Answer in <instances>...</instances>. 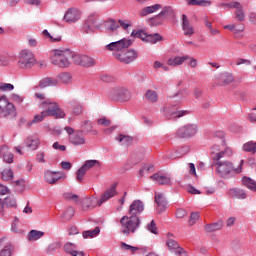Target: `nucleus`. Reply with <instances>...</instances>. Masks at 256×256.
I'll return each mask as SVG.
<instances>
[{
  "instance_id": "9",
  "label": "nucleus",
  "mask_w": 256,
  "mask_h": 256,
  "mask_svg": "<svg viewBox=\"0 0 256 256\" xmlns=\"http://www.w3.org/2000/svg\"><path fill=\"white\" fill-rule=\"evenodd\" d=\"M74 63L75 65H80L81 67H93L97 61L93 57L74 52Z\"/></svg>"
},
{
  "instance_id": "56",
  "label": "nucleus",
  "mask_w": 256,
  "mask_h": 256,
  "mask_svg": "<svg viewBox=\"0 0 256 256\" xmlns=\"http://www.w3.org/2000/svg\"><path fill=\"white\" fill-rule=\"evenodd\" d=\"M95 165H99V161H97V160H87L82 167L86 171H89V169H92V167H95Z\"/></svg>"
},
{
  "instance_id": "3",
  "label": "nucleus",
  "mask_w": 256,
  "mask_h": 256,
  "mask_svg": "<svg viewBox=\"0 0 256 256\" xmlns=\"http://www.w3.org/2000/svg\"><path fill=\"white\" fill-rule=\"evenodd\" d=\"M74 60L75 52L71 49H56L52 50L50 54L51 63L57 67H69V65H71V61L74 63Z\"/></svg>"
},
{
  "instance_id": "49",
  "label": "nucleus",
  "mask_w": 256,
  "mask_h": 256,
  "mask_svg": "<svg viewBox=\"0 0 256 256\" xmlns=\"http://www.w3.org/2000/svg\"><path fill=\"white\" fill-rule=\"evenodd\" d=\"M1 177L3 181H11L13 179V170L11 168H6L1 172Z\"/></svg>"
},
{
  "instance_id": "29",
  "label": "nucleus",
  "mask_w": 256,
  "mask_h": 256,
  "mask_svg": "<svg viewBox=\"0 0 256 256\" xmlns=\"http://www.w3.org/2000/svg\"><path fill=\"white\" fill-rule=\"evenodd\" d=\"M58 84L59 80L51 77L44 78L40 81V87H42L43 89L45 87H57Z\"/></svg>"
},
{
  "instance_id": "31",
  "label": "nucleus",
  "mask_w": 256,
  "mask_h": 256,
  "mask_svg": "<svg viewBox=\"0 0 256 256\" xmlns=\"http://www.w3.org/2000/svg\"><path fill=\"white\" fill-rule=\"evenodd\" d=\"M229 193L235 199H247V192L241 188L230 189Z\"/></svg>"
},
{
  "instance_id": "46",
  "label": "nucleus",
  "mask_w": 256,
  "mask_h": 256,
  "mask_svg": "<svg viewBox=\"0 0 256 256\" xmlns=\"http://www.w3.org/2000/svg\"><path fill=\"white\" fill-rule=\"evenodd\" d=\"M116 141L122 143V145H131V143L133 142V138L120 134L116 137Z\"/></svg>"
},
{
  "instance_id": "11",
  "label": "nucleus",
  "mask_w": 256,
  "mask_h": 256,
  "mask_svg": "<svg viewBox=\"0 0 256 256\" xmlns=\"http://www.w3.org/2000/svg\"><path fill=\"white\" fill-rule=\"evenodd\" d=\"M82 17L81 10L77 8H70L64 15V21L66 23H77Z\"/></svg>"
},
{
  "instance_id": "34",
  "label": "nucleus",
  "mask_w": 256,
  "mask_h": 256,
  "mask_svg": "<svg viewBox=\"0 0 256 256\" xmlns=\"http://www.w3.org/2000/svg\"><path fill=\"white\" fill-rule=\"evenodd\" d=\"M45 232L39 230H31L28 233V241H39L41 237H44Z\"/></svg>"
},
{
  "instance_id": "42",
  "label": "nucleus",
  "mask_w": 256,
  "mask_h": 256,
  "mask_svg": "<svg viewBox=\"0 0 256 256\" xmlns=\"http://www.w3.org/2000/svg\"><path fill=\"white\" fill-rule=\"evenodd\" d=\"M145 98L150 103H157V99H159V96L157 95V92H155V90H147Z\"/></svg>"
},
{
  "instance_id": "16",
  "label": "nucleus",
  "mask_w": 256,
  "mask_h": 256,
  "mask_svg": "<svg viewBox=\"0 0 256 256\" xmlns=\"http://www.w3.org/2000/svg\"><path fill=\"white\" fill-rule=\"evenodd\" d=\"M166 245L170 253H175L177 256L186 255L185 250L179 246V243L173 239H168Z\"/></svg>"
},
{
  "instance_id": "54",
  "label": "nucleus",
  "mask_w": 256,
  "mask_h": 256,
  "mask_svg": "<svg viewBox=\"0 0 256 256\" xmlns=\"http://www.w3.org/2000/svg\"><path fill=\"white\" fill-rule=\"evenodd\" d=\"M120 247L123 249V251H131L132 253L139 251V247L131 246L125 242H121Z\"/></svg>"
},
{
  "instance_id": "15",
  "label": "nucleus",
  "mask_w": 256,
  "mask_h": 256,
  "mask_svg": "<svg viewBox=\"0 0 256 256\" xmlns=\"http://www.w3.org/2000/svg\"><path fill=\"white\" fill-rule=\"evenodd\" d=\"M142 211H145L143 202L141 200H134L129 207V215L131 217H139Z\"/></svg>"
},
{
  "instance_id": "14",
  "label": "nucleus",
  "mask_w": 256,
  "mask_h": 256,
  "mask_svg": "<svg viewBox=\"0 0 256 256\" xmlns=\"http://www.w3.org/2000/svg\"><path fill=\"white\" fill-rule=\"evenodd\" d=\"M117 183H113L110 188H108L101 196L100 200L98 201L99 207L105 203V201H109V199H113L115 195H117Z\"/></svg>"
},
{
  "instance_id": "17",
  "label": "nucleus",
  "mask_w": 256,
  "mask_h": 256,
  "mask_svg": "<svg viewBox=\"0 0 256 256\" xmlns=\"http://www.w3.org/2000/svg\"><path fill=\"white\" fill-rule=\"evenodd\" d=\"M226 5L230 9H236L235 15H236V19H238V21H242V22L245 21V10H243V5H241V3L231 2Z\"/></svg>"
},
{
  "instance_id": "25",
  "label": "nucleus",
  "mask_w": 256,
  "mask_h": 256,
  "mask_svg": "<svg viewBox=\"0 0 256 256\" xmlns=\"http://www.w3.org/2000/svg\"><path fill=\"white\" fill-rule=\"evenodd\" d=\"M161 11L158 14L160 17H162L164 20L165 19H173V17H175V10H173V7L171 6H162V8H160Z\"/></svg>"
},
{
  "instance_id": "57",
  "label": "nucleus",
  "mask_w": 256,
  "mask_h": 256,
  "mask_svg": "<svg viewBox=\"0 0 256 256\" xmlns=\"http://www.w3.org/2000/svg\"><path fill=\"white\" fill-rule=\"evenodd\" d=\"M199 221V213L197 212H192L190 215V218L188 220V223L190 226L195 225V223H197Z\"/></svg>"
},
{
  "instance_id": "41",
  "label": "nucleus",
  "mask_w": 256,
  "mask_h": 256,
  "mask_svg": "<svg viewBox=\"0 0 256 256\" xmlns=\"http://www.w3.org/2000/svg\"><path fill=\"white\" fill-rule=\"evenodd\" d=\"M158 41H163V37L159 33L148 34L146 38V43H151L152 45H155Z\"/></svg>"
},
{
  "instance_id": "37",
  "label": "nucleus",
  "mask_w": 256,
  "mask_h": 256,
  "mask_svg": "<svg viewBox=\"0 0 256 256\" xmlns=\"http://www.w3.org/2000/svg\"><path fill=\"white\" fill-rule=\"evenodd\" d=\"M99 233H101V229L99 228V226H97L93 230L84 231L82 233V235H83L84 239H89V237L91 239H93V237H97V235H99Z\"/></svg>"
},
{
  "instance_id": "18",
  "label": "nucleus",
  "mask_w": 256,
  "mask_h": 256,
  "mask_svg": "<svg viewBox=\"0 0 256 256\" xmlns=\"http://www.w3.org/2000/svg\"><path fill=\"white\" fill-rule=\"evenodd\" d=\"M13 245L5 238L0 239V256H11L13 255Z\"/></svg>"
},
{
  "instance_id": "62",
  "label": "nucleus",
  "mask_w": 256,
  "mask_h": 256,
  "mask_svg": "<svg viewBox=\"0 0 256 256\" xmlns=\"http://www.w3.org/2000/svg\"><path fill=\"white\" fill-rule=\"evenodd\" d=\"M10 99L14 103H18V104L23 103V97L20 96L19 94H12Z\"/></svg>"
},
{
  "instance_id": "38",
  "label": "nucleus",
  "mask_w": 256,
  "mask_h": 256,
  "mask_svg": "<svg viewBox=\"0 0 256 256\" xmlns=\"http://www.w3.org/2000/svg\"><path fill=\"white\" fill-rule=\"evenodd\" d=\"M131 99V92L129 90L120 87V92L117 101H129Z\"/></svg>"
},
{
  "instance_id": "6",
  "label": "nucleus",
  "mask_w": 256,
  "mask_h": 256,
  "mask_svg": "<svg viewBox=\"0 0 256 256\" xmlns=\"http://www.w3.org/2000/svg\"><path fill=\"white\" fill-rule=\"evenodd\" d=\"M132 45H133V41H131V39L123 38L116 42H111V43L107 44L104 47V49H105V51H111L113 53V57H115L116 53L121 55V53H123V51H125L126 49H129V47Z\"/></svg>"
},
{
  "instance_id": "20",
  "label": "nucleus",
  "mask_w": 256,
  "mask_h": 256,
  "mask_svg": "<svg viewBox=\"0 0 256 256\" xmlns=\"http://www.w3.org/2000/svg\"><path fill=\"white\" fill-rule=\"evenodd\" d=\"M150 179L156 183V185H171V177L159 173L153 174Z\"/></svg>"
},
{
  "instance_id": "2",
  "label": "nucleus",
  "mask_w": 256,
  "mask_h": 256,
  "mask_svg": "<svg viewBox=\"0 0 256 256\" xmlns=\"http://www.w3.org/2000/svg\"><path fill=\"white\" fill-rule=\"evenodd\" d=\"M42 107H45L46 110L42 111L41 114L36 115L31 121V125H33V123H41V121H44L45 117H54V119L65 118V112L60 109L57 102L46 100L42 103Z\"/></svg>"
},
{
  "instance_id": "10",
  "label": "nucleus",
  "mask_w": 256,
  "mask_h": 256,
  "mask_svg": "<svg viewBox=\"0 0 256 256\" xmlns=\"http://www.w3.org/2000/svg\"><path fill=\"white\" fill-rule=\"evenodd\" d=\"M137 57H138L137 51L133 49L127 50L126 52L123 51L121 54L119 53L115 54V59H117L121 63H126V64L133 63V61H135Z\"/></svg>"
},
{
  "instance_id": "21",
  "label": "nucleus",
  "mask_w": 256,
  "mask_h": 256,
  "mask_svg": "<svg viewBox=\"0 0 256 256\" xmlns=\"http://www.w3.org/2000/svg\"><path fill=\"white\" fill-rule=\"evenodd\" d=\"M189 55L184 56H172L167 60V65L170 67H179V65H183L185 61H188Z\"/></svg>"
},
{
  "instance_id": "52",
  "label": "nucleus",
  "mask_w": 256,
  "mask_h": 256,
  "mask_svg": "<svg viewBox=\"0 0 256 256\" xmlns=\"http://www.w3.org/2000/svg\"><path fill=\"white\" fill-rule=\"evenodd\" d=\"M73 215H75V209L73 207H69L62 215L64 221H70V219L73 218Z\"/></svg>"
},
{
  "instance_id": "28",
  "label": "nucleus",
  "mask_w": 256,
  "mask_h": 256,
  "mask_svg": "<svg viewBox=\"0 0 256 256\" xmlns=\"http://www.w3.org/2000/svg\"><path fill=\"white\" fill-rule=\"evenodd\" d=\"M39 138L37 136H30L26 139L25 145L28 147V149H31V151H35L37 147H39Z\"/></svg>"
},
{
  "instance_id": "58",
  "label": "nucleus",
  "mask_w": 256,
  "mask_h": 256,
  "mask_svg": "<svg viewBox=\"0 0 256 256\" xmlns=\"http://www.w3.org/2000/svg\"><path fill=\"white\" fill-rule=\"evenodd\" d=\"M147 229L150 231V233H153L154 235H158L157 231V224H155V220H152L150 224L147 225Z\"/></svg>"
},
{
  "instance_id": "55",
  "label": "nucleus",
  "mask_w": 256,
  "mask_h": 256,
  "mask_svg": "<svg viewBox=\"0 0 256 256\" xmlns=\"http://www.w3.org/2000/svg\"><path fill=\"white\" fill-rule=\"evenodd\" d=\"M64 251L66 253H69V255H71L74 251H77V245L68 242L64 245Z\"/></svg>"
},
{
  "instance_id": "61",
  "label": "nucleus",
  "mask_w": 256,
  "mask_h": 256,
  "mask_svg": "<svg viewBox=\"0 0 256 256\" xmlns=\"http://www.w3.org/2000/svg\"><path fill=\"white\" fill-rule=\"evenodd\" d=\"M14 89H15V86H13V84L2 83L0 85V91H13Z\"/></svg>"
},
{
  "instance_id": "59",
  "label": "nucleus",
  "mask_w": 256,
  "mask_h": 256,
  "mask_svg": "<svg viewBox=\"0 0 256 256\" xmlns=\"http://www.w3.org/2000/svg\"><path fill=\"white\" fill-rule=\"evenodd\" d=\"M85 173H87V170L82 166L76 173L77 181H83V178L85 177Z\"/></svg>"
},
{
  "instance_id": "64",
  "label": "nucleus",
  "mask_w": 256,
  "mask_h": 256,
  "mask_svg": "<svg viewBox=\"0 0 256 256\" xmlns=\"http://www.w3.org/2000/svg\"><path fill=\"white\" fill-rule=\"evenodd\" d=\"M98 125H103L104 127H109L111 125V120L107 118H101L98 120Z\"/></svg>"
},
{
  "instance_id": "43",
  "label": "nucleus",
  "mask_w": 256,
  "mask_h": 256,
  "mask_svg": "<svg viewBox=\"0 0 256 256\" xmlns=\"http://www.w3.org/2000/svg\"><path fill=\"white\" fill-rule=\"evenodd\" d=\"M148 35L149 34H147L143 30H133L131 33V37H136L138 39H141L142 41H145V43L147 42Z\"/></svg>"
},
{
  "instance_id": "53",
  "label": "nucleus",
  "mask_w": 256,
  "mask_h": 256,
  "mask_svg": "<svg viewBox=\"0 0 256 256\" xmlns=\"http://www.w3.org/2000/svg\"><path fill=\"white\" fill-rule=\"evenodd\" d=\"M95 26L92 24L88 23L87 20L85 21L83 27H82V33H85L86 35H91V33L94 32Z\"/></svg>"
},
{
  "instance_id": "24",
  "label": "nucleus",
  "mask_w": 256,
  "mask_h": 256,
  "mask_svg": "<svg viewBox=\"0 0 256 256\" xmlns=\"http://www.w3.org/2000/svg\"><path fill=\"white\" fill-rule=\"evenodd\" d=\"M161 8H162L161 4H154L152 6H148V7L143 8L139 12V15H140V17H147V15L157 13V11H159V9H161Z\"/></svg>"
},
{
  "instance_id": "51",
  "label": "nucleus",
  "mask_w": 256,
  "mask_h": 256,
  "mask_svg": "<svg viewBox=\"0 0 256 256\" xmlns=\"http://www.w3.org/2000/svg\"><path fill=\"white\" fill-rule=\"evenodd\" d=\"M151 169H153V165L145 164L139 171V177H145V175H149Z\"/></svg>"
},
{
  "instance_id": "13",
  "label": "nucleus",
  "mask_w": 256,
  "mask_h": 256,
  "mask_svg": "<svg viewBox=\"0 0 256 256\" xmlns=\"http://www.w3.org/2000/svg\"><path fill=\"white\" fill-rule=\"evenodd\" d=\"M181 26L182 31L186 37H193V35H195V28L193 27V25L189 21V18L185 14L182 15Z\"/></svg>"
},
{
  "instance_id": "23",
  "label": "nucleus",
  "mask_w": 256,
  "mask_h": 256,
  "mask_svg": "<svg viewBox=\"0 0 256 256\" xmlns=\"http://www.w3.org/2000/svg\"><path fill=\"white\" fill-rule=\"evenodd\" d=\"M0 157L5 161V163H12L13 162V152L9 150V147L2 146L0 148Z\"/></svg>"
},
{
  "instance_id": "27",
  "label": "nucleus",
  "mask_w": 256,
  "mask_h": 256,
  "mask_svg": "<svg viewBox=\"0 0 256 256\" xmlns=\"http://www.w3.org/2000/svg\"><path fill=\"white\" fill-rule=\"evenodd\" d=\"M223 225H224L223 221L219 220L212 224H207L204 227V231H206V233H214V231H221V229H223Z\"/></svg>"
},
{
  "instance_id": "12",
  "label": "nucleus",
  "mask_w": 256,
  "mask_h": 256,
  "mask_svg": "<svg viewBox=\"0 0 256 256\" xmlns=\"http://www.w3.org/2000/svg\"><path fill=\"white\" fill-rule=\"evenodd\" d=\"M68 141L71 145H74V147H81L87 143L83 131H76L74 134H71Z\"/></svg>"
},
{
  "instance_id": "30",
  "label": "nucleus",
  "mask_w": 256,
  "mask_h": 256,
  "mask_svg": "<svg viewBox=\"0 0 256 256\" xmlns=\"http://www.w3.org/2000/svg\"><path fill=\"white\" fill-rule=\"evenodd\" d=\"M86 22H88L92 27L95 29H99L102 25L101 21H99V15L93 13L88 16L86 19Z\"/></svg>"
},
{
  "instance_id": "60",
  "label": "nucleus",
  "mask_w": 256,
  "mask_h": 256,
  "mask_svg": "<svg viewBox=\"0 0 256 256\" xmlns=\"http://www.w3.org/2000/svg\"><path fill=\"white\" fill-rule=\"evenodd\" d=\"M82 131H84V133H91V131H93V125H91L89 121H84Z\"/></svg>"
},
{
  "instance_id": "35",
  "label": "nucleus",
  "mask_w": 256,
  "mask_h": 256,
  "mask_svg": "<svg viewBox=\"0 0 256 256\" xmlns=\"http://www.w3.org/2000/svg\"><path fill=\"white\" fill-rule=\"evenodd\" d=\"M57 79L64 85H69L73 81V77L68 72L58 74Z\"/></svg>"
},
{
  "instance_id": "1",
  "label": "nucleus",
  "mask_w": 256,
  "mask_h": 256,
  "mask_svg": "<svg viewBox=\"0 0 256 256\" xmlns=\"http://www.w3.org/2000/svg\"><path fill=\"white\" fill-rule=\"evenodd\" d=\"M231 155H233V150L227 147L225 150L216 153L215 157L213 158V160L216 161L214 164L216 172L223 179H227V177L232 175V173H241V168H235L233 162L229 160H221L223 157H231Z\"/></svg>"
},
{
  "instance_id": "50",
  "label": "nucleus",
  "mask_w": 256,
  "mask_h": 256,
  "mask_svg": "<svg viewBox=\"0 0 256 256\" xmlns=\"http://www.w3.org/2000/svg\"><path fill=\"white\" fill-rule=\"evenodd\" d=\"M63 197L66 201H72V203H79V196L71 192H66L63 194Z\"/></svg>"
},
{
  "instance_id": "32",
  "label": "nucleus",
  "mask_w": 256,
  "mask_h": 256,
  "mask_svg": "<svg viewBox=\"0 0 256 256\" xmlns=\"http://www.w3.org/2000/svg\"><path fill=\"white\" fill-rule=\"evenodd\" d=\"M242 183L244 187H247V189H249V191H253L254 193H256V181L249 178V177H243L242 178Z\"/></svg>"
},
{
  "instance_id": "5",
  "label": "nucleus",
  "mask_w": 256,
  "mask_h": 256,
  "mask_svg": "<svg viewBox=\"0 0 256 256\" xmlns=\"http://www.w3.org/2000/svg\"><path fill=\"white\" fill-rule=\"evenodd\" d=\"M36 64L37 59H35V54L31 50L20 51L17 62L19 69H33Z\"/></svg>"
},
{
  "instance_id": "48",
  "label": "nucleus",
  "mask_w": 256,
  "mask_h": 256,
  "mask_svg": "<svg viewBox=\"0 0 256 256\" xmlns=\"http://www.w3.org/2000/svg\"><path fill=\"white\" fill-rule=\"evenodd\" d=\"M121 91V87H114L111 88L108 91V96L110 97V99H113L114 101H117L119 99V93Z\"/></svg>"
},
{
  "instance_id": "45",
  "label": "nucleus",
  "mask_w": 256,
  "mask_h": 256,
  "mask_svg": "<svg viewBox=\"0 0 256 256\" xmlns=\"http://www.w3.org/2000/svg\"><path fill=\"white\" fill-rule=\"evenodd\" d=\"M42 35H43V37H45V39H48V41H51L52 43H59V41H61V36L55 37V36L51 35V33H49L48 30H43Z\"/></svg>"
},
{
  "instance_id": "22",
  "label": "nucleus",
  "mask_w": 256,
  "mask_h": 256,
  "mask_svg": "<svg viewBox=\"0 0 256 256\" xmlns=\"http://www.w3.org/2000/svg\"><path fill=\"white\" fill-rule=\"evenodd\" d=\"M165 113L168 119H179V117L186 115L187 111H179L177 108L172 109L171 107H166Z\"/></svg>"
},
{
  "instance_id": "7",
  "label": "nucleus",
  "mask_w": 256,
  "mask_h": 256,
  "mask_svg": "<svg viewBox=\"0 0 256 256\" xmlns=\"http://www.w3.org/2000/svg\"><path fill=\"white\" fill-rule=\"evenodd\" d=\"M0 115L9 117V119H15V117H17L15 105L7 100V96L0 97Z\"/></svg>"
},
{
  "instance_id": "44",
  "label": "nucleus",
  "mask_w": 256,
  "mask_h": 256,
  "mask_svg": "<svg viewBox=\"0 0 256 256\" xmlns=\"http://www.w3.org/2000/svg\"><path fill=\"white\" fill-rule=\"evenodd\" d=\"M1 207H17V201L13 197H7L3 202L0 200Z\"/></svg>"
},
{
  "instance_id": "63",
  "label": "nucleus",
  "mask_w": 256,
  "mask_h": 256,
  "mask_svg": "<svg viewBox=\"0 0 256 256\" xmlns=\"http://www.w3.org/2000/svg\"><path fill=\"white\" fill-rule=\"evenodd\" d=\"M154 69H163V71H169V68L165 64L159 61H156L154 63Z\"/></svg>"
},
{
  "instance_id": "40",
  "label": "nucleus",
  "mask_w": 256,
  "mask_h": 256,
  "mask_svg": "<svg viewBox=\"0 0 256 256\" xmlns=\"http://www.w3.org/2000/svg\"><path fill=\"white\" fill-rule=\"evenodd\" d=\"M243 151H246L247 153H251L252 155H255L256 153V142L250 141L243 145L242 147Z\"/></svg>"
},
{
  "instance_id": "19",
  "label": "nucleus",
  "mask_w": 256,
  "mask_h": 256,
  "mask_svg": "<svg viewBox=\"0 0 256 256\" xmlns=\"http://www.w3.org/2000/svg\"><path fill=\"white\" fill-rule=\"evenodd\" d=\"M59 179H61V172H53L50 170L44 172V181L49 183V185H55Z\"/></svg>"
},
{
  "instance_id": "26",
  "label": "nucleus",
  "mask_w": 256,
  "mask_h": 256,
  "mask_svg": "<svg viewBox=\"0 0 256 256\" xmlns=\"http://www.w3.org/2000/svg\"><path fill=\"white\" fill-rule=\"evenodd\" d=\"M155 203L158 205L160 212H163L167 209V200L165 199V195L162 193L155 194Z\"/></svg>"
},
{
  "instance_id": "36",
  "label": "nucleus",
  "mask_w": 256,
  "mask_h": 256,
  "mask_svg": "<svg viewBox=\"0 0 256 256\" xmlns=\"http://www.w3.org/2000/svg\"><path fill=\"white\" fill-rule=\"evenodd\" d=\"M219 80L225 85H229V83H233L235 81V78L233 77V74L224 72L220 74Z\"/></svg>"
},
{
  "instance_id": "4",
  "label": "nucleus",
  "mask_w": 256,
  "mask_h": 256,
  "mask_svg": "<svg viewBox=\"0 0 256 256\" xmlns=\"http://www.w3.org/2000/svg\"><path fill=\"white\" fill-rule=\"evenodd\" d=\"M121 223V233L123 235H129L130 233H135L139 226L141 225V220L139 217L135 216H123L120 220Z\"/></svg>"
},
{
  "instance_id": "33",
  "label": "nucleus",
  "mask_w": 256,
  "mask_h": 256,
  "mask_svg": "<svg viewBox=\"0 0 256 256\" xmlns=\"http://www.w3.org/2000/svg\"><path fill=\"white\" fill-rule=\"evenodd\" d=\"M105 27L108 33H115V31L119 29V23L113 19H110L106 21Z\"/></svg>"
},
{
  "instance_id": "47",
  "label": "nucleus",
  "mask_w": 256,
  "mask_h": 256,
  "mask_svg": "<svg viewBox=\"0 0 256 256\" xmlns=\"http://www.w3.org/2000/svg\"><path fill=\"white\" fill-rule=\"evenodd\" d=\"M188 5H198L200 7H209L211 5L210 0H188Z\"/></svg>"
},
{
  "instance_id": "8",
  "label": "nucleus",
  "mask_w": 256,
  "mask_h": 256,
  "mask_svg": "<svg viewBox=\"0 0 256 256\" xmlns=\"http://www.w3.org/2000/svg\"><path fill=\"white\" fill-rule=\"evenodd\" d=\"M197 130L196 124H187L176 131V137H178V139H187L197 135Z\"/></svg>"
},
{
  "instance_id": "39",
  "label": "nucleus",
  "mask_w": 256,
  "mask_h": 256,
  "mask_svg": "<svg viewBox=\"0 0 256 256\" xmlns=\"http://www.w3.org/2000/svg\"><path fill=\"white\" fill-rule=\"evenodd\" d=\"M163 21H165L159 14L150 18L148 23L150 27H159V25H163Z\"/></svg>"
}]
</instances>
